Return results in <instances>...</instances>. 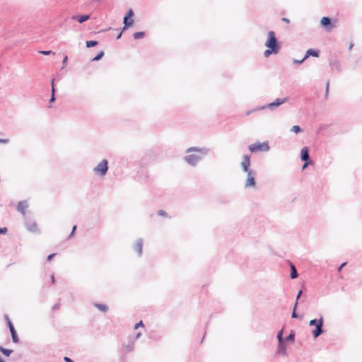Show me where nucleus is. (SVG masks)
<instances>
[{
	"mask_svg": "<svg viewBox=\"0 0 362 362\" xmlns=\"http://www.w3.org/2000/svg\"><path fill=\"white\" fill-rule=\"evenodd\" d=\"M309 326L315 327V329L312 330L311 333L314 339H317L321 334H322L325 330L324 329V318L321 315L319 319H313L309 322Z\"/></svg>",
	"mask_w": 362,
	"mask_h": 362,
	"instance_id": "1",
	"label": "nucleus"
},
{
	"mask_svg": "<svg viewBox=\"0 0 362 362\" xmlns=\"http://www.w3.org/2000/svg\"><path fill=\"white\" fill-rule=\"evenodd\" d=\"M265 47L269 48L274 52L279 53L281 49V44L276 37L274 31H269L267 33V39L264 44Z\"/></svg>",
	"mask_w": 362,
	"mask_h": 362,
	"instance_id": "2",
	"label": "nucleus"
},
{
	"mask_svg": "<svg viewBox=\"0 0 362 362\" xmlns=\"http://www.w3.org/2000/svg\"><path fill=\"white\" fill-rule=\"evenodd\" d=\"M108 169V160L103 159L93 168V172L100 177H104L107 175Z\"/></svg>",
	"mask_w": 362,
	"mask_h": 362,
	"instance_id": "3",
	"label": "nucleus"
},
{
	"mask_svg": "<svg viewBox=\"0 0 362 362\" xmlns=\"http://www.w3.org/2000/svg\"><path fill=\"white\" fill-rule=\"evenodd\" d=\"M248 148L251 153H255L257 151L267 152L269 150V146L267 141H264L263 143L257 142L249 145Z\"/></svg>",
	"mask_w": 362,
	"mask_h": 362,
	"instance_id": "4",
	"label": "nucleus"
},
{
	"mask_svg": "<svg viewBox=\"0 0 362 362\" xmlns=\"http://www.w3.org/2000/svg\"><path fill=\"white\" fill-rule=\"evenodd\" d=\"M5 319L6 320L8 328L9 329V331L11 332L12 341L13 343H18L19 342V338L17 334V332L12 323V322L10 320L8 316L7 315H5Z\"/></svg>",
	"mask_w": 362,
	"mask_h": 362,
	"instance_id": "5",
	"label": "nucleus"
},
{
	"mask_svg": "<svg viewBox=\"0 0 362 362\" xmlns=\"http://www.w3.org/2000/svg\"><path fill=\"white\" fill-rule=\"evenodd\" d=\"M288 100V98H276L274 101L269 103L268 105L261 107L260 109L264 110L266 108H269L270 110H274V108H276L279 107L281 105L286 103Z\"/></svg>",
	"mask_w": 362,
	"mask_h": 362,
	"instance_id": "6",
	"label": "nucleus"
},
{
	"mask_svg": "<svg viewBox=\"0 0 362 362\" xmlns=\"http://www.w3.org/2000/svg\"><path fill=\"white\" fill-rule=\"evenodd\" d=\"M247 178L245 183V187H255L256 186L255 176L256 173L254 170H250L247 172Z\"/></svg>",
	"mask_w": 362,
	"mask_h": 362,
	"instance_id": "7",
	"label": "nucleus"
},
{
	"mask_svg": "<svg viewBox=\"0 0 362 362\" xmlns=\"http://www.w3.org/2000/svg\"><path fill=\"white\" fill-rule=\"evenodd\" d=\"M321 26L324 28L327 31H330L334 28L332 18L327 16H324L320 21Z\"/></svg>",
	"mask_w": 362,
	"mask_h": 362,
	"instance_id": "8",
	"label": "nucleus"
},
{
	"mask_svg": "<svg viewBox=\"0 0 362 362\" xmlns=\"http://www.w3.org/2000/svg\"><path fill=\"white\" fill-rule=\"evenodd\" d=\"M300 159L305 162V165L312 163V160L309 156V149L308 147H303L300 151Z\"/></svg>",
	"mask_w": 362,
	"mask_h": 362,
	"instance_id": "9",
	"label": "nucleus"
},
{
	"mask_svg": "<svg viewBox=\"0 0 362 362\" xmlns=\"http://www.w3.org/2000/svg\"><path fill=\"white\" fill-rule=\"evenodd\" d=\"M276 354L283 356H287V345L286 342H285L284 340L278 341Z\"/></svg>",
	"mask_w": 362,
	"mask_h": 362,
	"instance_id": "10",
	"label": "nucleus"
},
{
	"mask_svg": "<svg viewBox=\"0 0 362 362\" xmlns=\"http://www.w3.org/2000/svg\"><path fill=\"white\" fill-rule=\"evenodd\" d=\"M201 160L202 157L195 154H190L185 157V160L192 166L197 165Z\"/></svg>",
	"mask_w": 362,
	"mask_h": 362,
	"instance_id": "11",
	"label": "nucleus"
},
{
	"mask_svg": "<svg viewBox=\"0 0 362 362\" xmlns=\"http://www.w3.org/2000/svg\"><path fill=\"white\" fill-rule=\"evenodd\" d=\"M250 156L248 154L244 155L243 158V161L241 162V167L243 172L247 173L250 170H252L250 168Z\"/></svg>",
	"mask_w": 362,
	"mask_h": 362,
	"instance_id": "12",
	"label": "nucleus"
},
{
	"mask_svg": "<svg viewBox=\"0 0 362 362\" xmlns=\"http://www.w3.org/2000/svg\"><path fill=\"white\" fill-rule=\"evenodd\" d=\"M144 241L142 238H138L134 245V250L137 252L138 256L141 257L143 253Z\"/></svg>",
	"mask_w": 362,
	"mask_h": 362,
	"instance_id": "13",
	"label": "nucleus"
},
{
	"mask_svg": "<svg viewBox=\"0 0 362 362\" xmlns=\"http://www.w3.org/2000/svg\"><path fill=\"white\" fill-rule=\"evenodd\" d=\"M320 50L317 49H308L304 56V59H307L310 57H318L320 56Z\"/></svg>",
	"mask_w": 362,
	"mask_h": 362,
	"instance_id": "14",
	"label": "nucleus"
},
{
	"mask_svg": "<svg viewBox=\"0 0 362 362\" xmlns=\"http://www.w3.org/2000/svg\"><path fill=\"white\" fill-rule=\"evenodd\" d=\"M209 149L204 147V148H199V147H190L187 150V152H199L203 155H206L209 152Z\"/></svg>",
	"mask_w": 362,
	"mask_h": 362,
	"instance_id": "15",
	"label": "nucleus"
},
{
	"mask_svg": "<svg viewBox=\"0 0 362 362\" xmlns=\"http://www.w3.org/2000/svg\"><path fill=\"white\" fill-rule=\"evenodd\" d=\"M25 227L32 233H40V230H38L37 225L35 222H26Z\"/></svg>",
	"mask_w": 362,
	"mask_h": 362,
	"instance_id": "16",
	"label": "nucleus"
},
{
	"mask_svg": "<svg viewBox=\"0 0 362 362\" xmlns=\"http://www.w3.org/2000/svg\"><path fill=\"white\" fill-rule=\"evenodd\" d=\"M71 18L73 20L78 21L79 23H83L90 18V15L89 14L75 15V16H73L71 17Z\"/></svg>",
	"mask_w": 362,
	"mask_h": 362,
	"instance_id": "17",
	"label": "nucleus"
},
{
	"mask_svg": "<svg viewBox=\"0 0 362 362\" xmlns=\"http://www.w3.org/2000/svg\"><path fill=\"white\" fill-rule=\"evenodd\" d=\"M28 207V204L27 201H21L18 203L17 210L22 214H25V209Z\"/></svg>",
	"mask_w": 362,
	"mask_h": 362,
	"instance_id": "18",
	"label": "nucleus"
},
{
	"mask_svg": "<svg viewBox=\"0 0 362 362\" xmlns=\"http://www.w3.org/2000/svg\"><path fill=\"white\" fill-rule=\"evenodd\" d=\"M123 24L124 26L122 28V31H124L134 24V19L130 18H124Z\"/></svg>",
	"mask_w": 362,
	"mask_h": 362,
	"instance_id": "19",
	"label": "nucleus"
},
{
	"mask_svg": "<svg viewBox=\"0 0 362 362\" xmlns=\"http://www.w3.org/2000/svg\"><path fill=\"white\" fill-rule=\"evenodd\" d=\"M329 66L332 69H336L338 72L341 71V67L339 62L337 59L330 60Z\"/></svg>",
	"mask_w": 362,
	"mask_h": 362,
	"instance_id": "20",
	"label": "nucleus"
},
{
	"mask_svg": "<svg viewBox=\"0 0 362 362\" xmlns=\"http://www.w3.org/2000/svg\"><path fill=\"white\" fill-rule=\"evenodd\" d=\"M134 348V339H129L127 344H124V349L127 353L131 352Z\"/></svg>",
	"mask_w": 362,
	"mask_h": 362,
	"instance_id": "21",
	"label": "nucleus"
},
{
	"mask_svg": "<svg viewBox=\"0 0 362 362\" xmlns=\"http://www.w3.org/2000/svg\"><path fill=\"white\" fill-rule=\"evenodd\" d=\"M296 333L294 330H291L289 334L284 338L285 342L293 343L295 341Z\"/></svg>",
	"mask_w": 362,
	"mask_h": 362,
	"instance_id": "22",
	"label": "nucleus"
},
{
	"mask_svg": "<svg viewBox=\"0 0 362 362\" xmlns=\"http://www.w3.org/2000/svg\"><path fill=\"white\" fill-rule=\"evenodd\" d=\"M298 276V272L293 264H291V272L290 277L292 279H295Z\"/></svg>",
	"mask_w": 362,
	"mask_h": 362,
	"instance_id": "23",
	"label": "nucleus"
},
{
	"mask_svg": "<svg viewBox=\"0 0 362 362\" xmlns=\"http://www.w3.org/2000/svg\"><path fill=\"white\" fill-rule=\"evenodd\" d=\"M94 306L103 313H106L108 310L107 305L105 304L95 303Z\"/></svg>",
	"mask_w": 362,
	"mask_h": 362,
	"instance_id": "24",
	"label": "nucleus"
},
{
	"mask_svg": "<svg viewBox=\"0 0 362 362\" xmlns=\"http://www.w3.org/2000/svg\"><path fill=\"white\" fill-rule=\"evenodd\" d=\"M145 35L146 33L144 31L136 32L133 34V37L134 40H139L144 38Z\"/></svg>",
	"mask_w": 362,
	"mask_h": 362,
	"instance_id": "25",
	"label": "nucleus"
},
{
	"mask_svg": "<svg viewBox=\"0 0 362 362\" xmlns=\"http://www.w3.org/2000/svg\"><path fill=\"white\" fill-rule=\"evenodd\" d=\"M0 351L6 357H8L13 352L12 349H6L3 346H0Z\"/></svg>",
	"mask_w": 362,
	"mask_h": 362,
	"instance_id": "26",
	"label": "nucleus"
},
{
	"mask_svg": "<svg viewBox=\"0 0 362 362\" xmlns=\"http://www.w3.org/2000/svg\"><path fill=\"white\" fill-rule=\"evenodd\" d=\"M98 45V42L96 40H87L86 42V46L88 48L93 47Z\"/></svg>",
	"mask_w": 362,
	"mask_h": 362,
	"instance_id": "27",
	"label": "nucleus"
},
{
	"mask_svg": "<svg viewBox=\"0 0 362 362\" xmlns=\"http://www.w3.org/2000/svg\"><path fill=\"white\" fill-rule=\"evenodd\" d=\"M278 53L274 52V50L269 49V48H267L266 50H264V57H269L270 55L272 54H277Z\"/></svg>",
	"mask_w": 362,
	"mask_h": 362,
	"instance_id": "28",
	"label": "nucleus"
},
{
	"mask_svg": "<svg viewBox=\"0 0 362 362\" xmlns=\"http://www.w3.org/2000/svg\"><path fill=\"white\" fill-rule=\"evenodd\" d=\"M104 52L100 51L93 58L92 61H99L104 57Z\"/></svg>",
	"mask_w": 362,
	"mask_h": 362,
	"instance_id": "29",
	"label": "nucleus"
},
{
	"mask_svg": "<svg viewBox=\"0 0 362 362\" xmlns=\"http://www.w3.org/2000/svg\"><path fill=\"white\" fill-rule=\"evenodd\" d=\"M297 305H298V302L296 301V303L294 305V307H293V312L291 313V317L292 318H296V319H298L300 317L299 315L296 313V309L297 308Z\"/></svg>",
	"mask_w": 362,
	"mask_h": 362,
	"instance_id": "30",
	"label": "nucleus"
},
{
	"mask_svg": "<svg viewBox=\"0 0 362 362\" xmlns=\"http://www.w3.org/2000/svg\"><path fill=\"white\" fill-rule=\"evenodd\" d=\"M291 131L296 134H298V133L303 132V129L299 125H294L291 128Z\"/></svg>",
	"mask_w": 362,
	"mask_h": 362,
	"instance_id": "31",
	"label": "nucleus"
},
{
	"mask_svg": "<svg viewBox=\"0 0 362 362\" xmlns=\"http://www.w3.org/2000/svg\"><path fill=\"white\" fill-rule=\"evenodd\" d=\"M76 229H77V226L76 225H74L73 227H72V230H71L69 235L67 238L68 239H71L73 237H74Z\"/></svg>",
	"mask_w": 362,
	"mask_h": 362,
	"instance_id": "32",
	"label": "nucleus"
},
{
	"mask_svg": "<svg viewBox=\"0 0 362 362\" xmlns=\"http://www.w3.org/2000/svg\"><path fill=\"white\" fill-rule=\"evenodd\" d=\"M283 333H284V329H281V330H279L277 332L276 338H277L278 341L284 340Z\"/></svg>",
	"mask_w": 362,
	"mask_h": 362,
	"instance_id": "33",
	"label": "nucleus"
},
{
	"mask_svg": "<svg viewBox=\"0 0 362 362\" xmlns=\"http://www.w3.org/2000/svg\"><path fill=\"white\" fill-rule=\"evenodd\" d=\"M54 81H55V79L54 78H52V81H51V86H52V95H55V93L57 91V89H56L55 85H54Z\"/></svg>",
	"mask_w": 362,
	"mask_h": 362,
	"instance_id": "34",
	"label": "nucleus"
},
{
	"mask_svg": "<svg viewBox=\"0 0 362 362\" xmlns=\"http://www.w3.org/2000/svg\"><path fill=\"white\" fill-rule=\"evenodd\" d=\"M134 16V13L133 11V10L132 8L129 9V11H127V14L125 15V16L124 18H133Z\"/></svg>",
	"mask_w": 362,
	"mask_h": 362,
	"instance_id": "35",
	"label": "nucleus"
},
{
	"mask_svg": "<svg viewBox=\"0 0 362 362\" xmlns=\"http://www.w3.org/2000/svg\"><path fill=\"white\" fill-rule=\"evenodd\" d=\"M40 54H43V55H49L51 54H54L52 50H41L39 52Z\"/></svg>",
	"mask_w": 362,
	"mask_h": 362,
	"instance_id": "36",
	"label": "nucleus"
},
{
	"mask_svg": "<svg viewBox=\"0 0 362 362\" xmlns=\"http://www.w3.org/2000/svg\"><path fill=\"white\" fill-rule=\"evenodd\" d=\"M305 60V59H304V57L302 59H300V60H298V59H294L293 60V63L295 64H299L300 65V64H302L304 62Z\"/></svg>",
	"mask_w": 362,
	"mask_h": 362,
	"instance_id": "37",
	"label": "nucleus"
},
{
	"mask_svg": "<svg viewBox=\"0 0 362 362\" xmlns=\"http://www.w3.org/2000/svg\"><path fill=\"white\" fill-rule=\"evenodd\" d=\"M157 214H158V216H167L166 211L163 210V209L158 210Z\"/></svg>",
	"mask_w": 362,
	"mask_h": 362,
	"instance_id": "38",
	"label": "nucleus"
},
{
	"mask_svg": "<svg viewBox=\"0 0 362 362\" xmlns=\"http://www.w3.org/2000/svg\"><path fill=\"white\" fill-rule=\"evenodd\" d=\"M144 326L143 322L141 320L139 322L136 323L134 325V329H137L139 327H143Z\"/></svg>",
	"mask_w": 362,
	"mask_h": 362,
	"instance_id": "39",
	"label": "nucleus"
},
{
	"mask_svg": "<svg viewBox=\"0 0 362 362\" xmlns=\"http://www.w3.org/2000/svg\"><path fill=\"white\" fill-rule=\"evenodd\" d=\"M8 231V229L6 227H2V228H0V235H5Z\"/></svg>",
	"mask_w": 362,
	"mask_h": 362,
	"instance_id": "40",
	"label": "nucleus"
},
{
	"mask_svg": "<svg viewBox=\"0 0 362 362\" xmlns=\"http://www.w3.org/2000/svg\"><path fill=\"white\" fill-rule=\"evenodd\" d=\"M56 256V253L50 254L47 257V261L49 262L51 261L54 257Z\"/></svg>",
	"mask_w": 362,
	"mask_h": 362,
	"instance_id": "41",
	"label": "nucleus"
},
{
	"mask_svg": "<svg viewBox=\"0 0 362 362\" xmlns=\"http://www.w3.org/2000/svg\"><path fill=\"white\" fill-rule=\"evenodd\" d=\"M67 60H68V57L66 55L62 60V64H63L62 69H64L65 67V66L66 65Z\"/></svg>",
	"mask_w": 362,
	"mask_h": 362,
	"instance_id": "42",
	"label": "nucleus"
},
{
	"mask_svg": "<svg viewBox=\"0 0 362 362\" xmlns=\"http://www.w3.org/2000/svg\"><path fill=\"white\" fill-rule=\"evenodd\" d=\"M346 264H347L346 262H343L342 264H341L340 266L338 267L337 271L339 272H340L342 270V269L345 267V265H346Z\"/></svg>",
	"mask_w": 362,
	"mask_h": 362,
	"instance_id": "43",
	"label": "nucleus"
},
{
	"mask_svg": "<svg viewBox=\"0 0 362 362\" xmlns=\"http://www.w3.org/2000/svg\"><path fill=\"white\" fill-rule=\"evenodd\" d=\"M329 81H328V82H327V83H326L325 98H327V95H328V93H329Z\"/></svg>",
	"mask_w": 362,
	"mask_h": 362,
	"instance_id": "44",
	"label": "nucleus"
},
{
	"mask_svg": "<svg viewBox=\"0 0 362 362\" xmlns=\"http://www.w3.org/2000/svg\"><path fill=\"white\" fill-rule=\"evenodd\" d=\"M60 306V303H57L56 304H54L53 306H52V310H57V309H59Z\"/></svg>",
	"mask_w": 362,
	"mask_h": 362,
	"instance_id": "45",
	"label": "nucleus"
},
{
	"mask_svg": "<svg viewBox=\"0 0 362 362\" xmlns=\"http://www.w3.org/2000/svg\"><path fill=\"white\" fill-rule=\"evenodd\" d=\"M9 141L7 139H0V144H8Z\"/></svg>",
	"mask_w": 362,
	"mask_h": 362,
	"instance_id": "46",
	"label": "nucleus"
},
{
	"mask_svg": "<svg viewBox=\"0 0 362 362\" xmlns=\"http://www.w3.org/2000/svg\"><path fill=\"white\" fill-rule=\"evenodd\" d=\"M64 361L65 362H74L71 358H70L69 357H67V356L64 357Z\"/></svg>",
	"mask_w": 362,
	"mask_h": 362,
	"instance_id": "47",
	"label": "nucleus"
},
{
	"mask_svg": "<svg viewBox=\"0 0 362 362\" xmlns=\"http://www.w3.org/2000/svg\"><path fill=\"white\" fill-rule=\"evenodd\" d=\"M303 293V291L302 290H300L298 292V294H297V297H296V301L298 302V300L300 298V297L301 296Z\"/></svg>",
	"mask_w": 362,
	"mask_h": 362,
	"instance_id": "48",
	"label": "nucleus"
},
{
	"mask_svg": "<svg viewBox=\"0 0 362 362\" xmlns=\"http://www.w3.org/2000/svg\"><path fill=\"white\" fill-rule=\"evenodd\" d=\"M55 100H56L55 95H52L49 102V103H52L54 102Z\"/></svg>",
	"mask_w": 362,
	"mask_h": 362,
	"instance_id": "49",
	"label": "nucleus"
},
{
	"mask_svg": "<svg viewBox=\"0 0 362 362\" xmlns=\"http://www.w3.org/2000/svg\"><path fill=\"white\" fill-rule=\"evenodd\" d=\"M51 284H55V278H54V274H52V276H51Z\"/></svg>",
	"mask_w": 362,
	"mask_h": 362,
	"instance_id": "50",
	"label": "nucleus"
},
{
	"mask_svg": "<svg viewBox=\"0 0 362 362\" xmlns=\"http://www.w3.org/2000/svg\"><path fill=\"white\" fill-rule=\"evenodd\" d=\"M281 21L285 22V23H290V20L288 18H285V17L282 18Z\"/></svg>",
	"mask_w": 362,
	"mask_h": 362,
	"instance_id": "51",
	"label": "nucleus"
},
{
	"mask_svg": "<svg viewBox=\"0 0 362 362\" xmlns=\"http://www.w3.org/2000/svg\"><path fill=\"white\" fill-rule=\"evenodd\" d=\"M123 32H124V31H122H122H121V32H120V33L117 35V37H116V39H117V40H119V39H120V38H121V37H122V33H123Z\"/></svg>",
	"mask_w": 362,
	"mask_h": 362,
	"instance_id": "52",
	"label": "nucleus"
},
{
	"mask_svg": "<svg viewBox=\"0 0 362 362\" xmlns=\"http://www.w3.org/2000/svg\"><path fill=\"white\" fill-rule=\"evenodd\" d=\"M141 336V332H138V333L136 334L134 339H139Z\"/></svg>",
	"mask_w": 362,
	"mask_h": 362,
	"instance_id": "53",
	"label": "nucleus"
},
{
	"mask_svg": "<svg viewBox=\"0 0 362 362\" xmlns=\"http://www.w3.org/2000/svg\"><path fill=\"white\" fill-rule=\"evenodd\" d=\"M354 47V44L353 43H351L349 47V50H351Z\"/></svg>",
	"mask_w": 362,
	"mask_h": 362,
	"instance_id": "54",
	"label": "nucleus"
},
{
	"mask_svg": "<svg viewBox=\"0 0 362 362\" xmlns=\"http://www.w3.org/2000/svg\"><path fill=\"white\" fill-rule=\"evenodd\" d=\"M0 362H5L4 360L0 356Z\"/></svg>",
	"mask_w": 362,
	"mask_h": 362,
	"instance_id": "55",
	"label": "nucleus"
},
{
	"mask_svg": "<svg viewBox=\"0 0 362 362\" xmlns=\"http://www.w3.org/2000/svg\"><path fill=\"white\" fill-rule=\"evenodd\" d=\"M307 165H305V163L303 164V169L305 168Z\"/></svg>",
	"mask_w": 362,
	"mask_h": 362,
	"instance_id": "56",
	"label": "nucleus"
}]
</instances>
